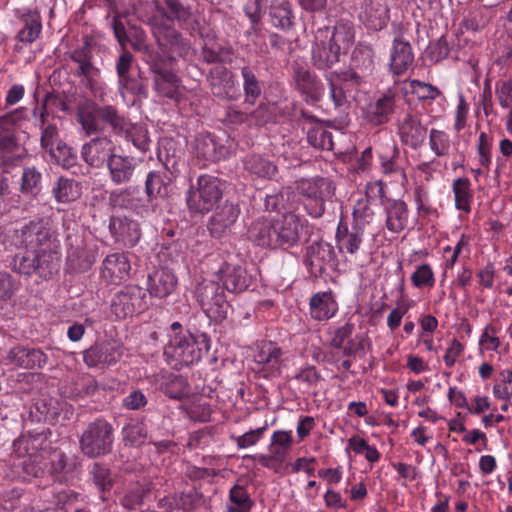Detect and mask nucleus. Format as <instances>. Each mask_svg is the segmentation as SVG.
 <instances>
[{
  "instance_id": "15",
  "label": "nucleus",
  "mask_w": 512,
  "mask_h": 512,
  "mask_svg": "<svg viewBox=\"0 0 512 512\" xmlns=\"http://www.w3.org/2000/svg\"><path fill=\"white\" fill-rule=\"evenodd\" d=\"M330 36V28H319L315 34V42L312 49L314 65L319 69H327L339 61L340 53L329 45L327 39Z\"/></svg>"
},
{
  "instance_id": "58",
  "label": "nucleus",
  "mask_w": 512,
  "mask_h": 512,
  "mask_svg": "<svg viewBox=\"0 0 512 512\" xmlns=\"http://www.w3.org/2000/svg\"><path fill=\"white\" fill-rule=\"evenodd\" d=\"M497 329L492 324H487L479 338L480 351H497L501 341L497 336Z\"/></svg>"
},
{
  "instance_id": "41",
  "label": "nucleus",
  "mask_w": 512,
  "mask_h": 512,
  "mask_svg": "<svg viewBox=\"0 0 512 512\" xmlns=\"http://www.w3.org/2000/svg\"><path fill=\"white\" fill-rule=\"evenodd\" d=\"M75 463H68V459L64 453L54 451L51 455V473L55 479L60 482H67L73 477Z\"/></svg>"
},
{
  "instance_id": "14",
  "label": "nucleus",
  "mask_w": 512,
  "mask_h": 512,
  "mask_svg": "<svg viewBox=\"0 0 512 512\" xmlns=\"http://www.w3.org/2000/svg\"><path fill=\"white\" fill-rule=\"evenodd\" d=\"M282 356L283 351L276 343L263 341L257 345L253 358L261 371L267 376L275 377L280 374Z\"/></svg>"
},
{
  "instance_id": "33",
  "label": "nucleus",
  "mask_w": 512,
  "mask_h": 512,
  "mask_svg": "<svg viewBox=\"0 0 512 512\" xmlns=\"http://www.w3.org/2000/svg\"><path fill=\"white\" fill-rule=\"evenodd\" d=\"M210 84L212 93L221 98H233L231 92L235 86L233 75L225 67L219 66L211 70Z\"/></svg>"
},
{
  "instance_id": "10",
  "label": "nucleus",
  "mask_w": 512,
  "mask_h": 512,
  "mask_svg": "<svg viewBox=\"0 0 512 512\" xmlns=\"http://www.w3.org/2000/svg\"><path fill=\"white\" fill-rule=\"evenodd\" d=\"M113 444V428L104 419L91 422L80 438L82 452L90 457H99L109 453Z\"/></svg>"
},
{
  "instance_id": "9",
  "label": "nucleus",
  "mask_w": 512,
  "mask_h": 512,
  "mask_svg": "<svg viewBox=\"0 0 512 512\" xmlns=\"http://www.w3.org/2000/svg\"><path fill=\"white\" fill-rule=\"evenodd\" d=\"M297 190L303 197L307 213L314 217H321L325 211V202L334 194V186L327 178L301 179L297 182Z\"/></svg>"
},
{
  "instance_id": "37",
  "label": "nucleus",
  "mask_w": 512,
  "mask_h": 512,
  "mask_svg": "<svg viewBox=\"0 0 512 512\" xmlns=\"http://www.w3.org/2000/svg\"><path fill=\"white\" fill-rule=\"evenodd\" d=\"M452 191L455 199V207L465 213L471 211L473 193L471 182L466 177L457 178L452 183Z\"/></svg>"
},
{
  "instance_id": "31",
  "label": "nucleus",
  "mask_w": 512,
  "mask_h": 512,
  "mask_svg": "<svg viewBox=\"0 0 512 512\" xmlns=\"http://www.w3.org/2000/svg\"><path fill=\"white\" fill-rule=\"evenodd\" d=\"M363 20L373 30H381L389 20V10L382 0H369L363 12Z\"/></svg>"
},
{
  "instance_id": "47",
  "label": "nucleus",
  "mask_w": 512,
  "mask_h": 512,
  "mask_svg": "<svg viewBox=\"0 0 512 512\" xmlns=\"http://www.w3.org/2000/svg\"><path fill=\"white\" fill-rule=\"evenodd\" d=\"M133 56L128 51H123L116 63V71L118 75V85L119 90L121 94H124V90H131L133 91V88L130 86V77H129V70L131 68Z\"/></svg>"
},
{
  "instance_id": "63",
  "label": "nucleus",
  "mask_w": 512,
  "mask_h": 512,
  "mask_svg": "<svg viewBox=\"0 0 512 512\" xmlns=\"http://www.w3.org/2000/svg\"><path fill=\"white\" fill-rule=\"evenodd\" d=\"M354 331V324L347 322L330 332V345L334 348H341L344 342L350 338Z\"/></svg>"
},
{
  "instance_id": "18",
  "label": "nucleus",
  "mask_w": 512,
  "mask_h": 512,
  "mask_svg": "<svg viewBox=\"0 0 512 512\" xmlns=\"http://www.w3.org/2000/svg\"><path fill=\"white\" fill-rule=\"evenodd\" d=\"M121 356L122 352L117 344L104 342L87 349L83 359L89 367L103 368L115 364Z\"/></svg>"
},
{
  "instance_id": "53",
  "label": "nucleus",
  "mask_w": 512,
  "mask_h": 512,
  "mask_svg": "<svg viewBox=\"0 0 512 512\" xmlns=\"http://www.w3.org/2000/svg\"><path fill=\"white\" fill-rule=\"evenodd\" d=\"M374 50L371 45L359 43L352 53V61L357 68L370 70L373 66Z\"/></svg>"
},
{
  "instance_id": "26",
  "label": "nucleus",
  "mask_w": 512,
  "mask_h": 512,
  "mask_svg": "<svg viewBox=\"0 0 512 512\" xmlns=\"http://www.w3.org/2000/svg\"><path fill=\"white\" fill-rule=\"evenodd\" d=\"M8 360L16 367L34 369L42 368L47 363V356L40 349L17 346L9 351Z\"/></svg>"
},
{
  "instance_id": "16",
  "label": "nucleus",
  "mask_w": 512,
  "mask_h": 512,
  "mask_svg": "<svg viewBox=\"0 0 512 512\" xmlns=\"http://www.w3.org/2000/svg\"><path fill=\"white\" fill-rule=\"evenodd\" d=\"M114 149L109 137H95L82 146L81 157L89 166L99 168L108 161L111 154H114Z\"/></svg>"
},
{
  "instance_id": "64",
  "label": "nucleus",
  "mask_w": 512,
  "mask_h": 512,
  "mask_svg": "<svg viewBox=\"0 0 512 512\" xmlns=\"http://www.w3.org/2000/svg\"><path fill=\"white\" fill-rule=\"evenodd\" d=\"M16 289V283L12 277L8 273L0 272V311L3 309V304L14 295Z\"/></svg>"
},
{
  "instance_id": "8",
  "label": "nucleus",
  "mask_w": 512,
  "mask_h": 512,
  "mask_svg": "<svg viewBox=\"0 0 512 512\" xmlns=\"http://www.w3.org/2000/svg\"><path fill=\"white\" fill-rule=\"evenodd\" d=\"M224 183L215 176L201 175L195 186H192L186 196V202L191 212L207 213L211 211L222 198Z\"/></svg>"
},
{
  "instance_id": "59",
  "label": "nucleus",
  "mask_w": 512,
  "mask_h": 512,
  "mask_svg": "<svg viewBox=\"0 0 512 512\" xmlns=\"http://www.w3.org/2000/svg\"><path fill=\"white\" fill-rule=\"evenodd\" d=\"M91 474L95 485L101 492L111 489L113 480L108 468L101 464L94 463L91 467Z\"/></svg>"
},
{
  "instance_id": "34",
  "label": "nucleus",
  "mask_w": 512,
  "mask_h": 512,
  "mask_svg": "<svg viewBox=\"0 0 512 512\" xmlns=\"http://www.w3.org/2000/svg\"><path fill=\"white\" fill-rule=\"evenodd\" d=\"M333 247L325 242L313 243L308 247L306 263L318 271L325 269L333 259Z\"/></svg>"
},
{
  "instance_id": "25",
  "label": "nucleus",
  "mask_w": 512,
  "mask_h": 512,
  "mask_svg": "<svg viewBox=\"0 0 512 512\" xmlns=\"http://www.w3.org/2000/svg\"><path fill=\"white\" fill-rule=\"evenodd\" d=\"M109 229L116 242L126 247H133L140 239V229L135 221L126 217H113Z\"/></svg>"
},
{
  "instance_id": "40",
  "label": "nucleus",
  "mask_w": 512,
  "mask_h": 512,
  "mask_svg": "<svg viewBox=\"0 0 512 512\" xmlns=\"http://www.w3.org/2000/svg\"><path fill=\"white\" fill-rule=\"evenodd\" d=\"M253 506L254 501L244 486L237 484L230 489L227 512H251Z\"/></svg>"
},
{
  "instance_id": "36",
  "label": "nucleus",
  "mask_w": 512,
  "mask_h": 512,
  "mask_svg": "<svg viewBox=\"0 0 512 512\" xmlns=\"http://www.w3.org/2000/svg\"><path fill=\"white\" fill-rule=\"evenodd\" d=\"M34 117L40 125L42 130L41 133V146L51 155H54L53 147L58 137V130L54 124H46V118L48 116L46 104H43L39 110L33 111Z\"/></svg>"
},
{
  "instance_id": "49",
  "label": "nucleus",
  "mask_w": 512,
  "mask_h": 512,
  "mask_svg": "<svg viewBox=\"0 0 512 512\" xmlns=\"http://www.w3.org/2000/svg\"><path fill=\"white\" fill-rule=\"evenodd\" d=\"M270 14L274 26L282 29H287L292 26L293 13L289 2L282 1L273 5Z\"/></svg>"
},
{
  "instance_id": "12",
  "label": "nucleus",
  "mask_w": 512,
  "mask_h": 512,
  "mask_svg": "<svg viewBox=\"0 0 512 512\" xmlns=\"http://www.w3.org/2000/svg\"><path fill=\"white\" fill-rule=\"evenodd\" d=\"M224 286L212 280H203L196 289L197 299L207 313L215 317H225L227 300Z\"/></svg>"
},
{
  "instance_id": "62",
  "label": "nucleus",
  "mask_w": 512,
  "mask_h": 512,
  "mask_svg": "<svg viewBox=\"0 0 512 512\" xmlns=\"http://www.w3.org/2000/svg\"><path fill=\"white\" fill-rule=\"evenodd\" d=\"M266 429L267 425H264L263 427L257 428L255 430H250L243 435L234 437V441L239 449L254 446L263 437Z\"/></svg>"
},
{
  "instance_id": "35",
  "label": "nucleus",
  "mask_w": 512,
  "mask_h": 512,
  "mask_svg": "<svg viewBox=\"0 0 512 512\" xmlns=\"http://www.w3.org/2000/svg\"><path fill=\"white\" fill-rule=\"evenodd\" d=\"M297 88L311 101H319L324 94V89L319 81L305 69H298L295 73Z\"/></svg>"
},
{
  "instance_id": "55",
  "label": "nucleus",
  "mask_w": 512,
  "mask_h": 512,
  "mask_svg": "<svg viewBox=\"0 0 512 512\" xmlns=\"http://www.w3.org/2000/svg\"><path fill=\"white\" fill-rule=\"evenodd\" d=\"M493 137L486 132H481L478 136L477 154L481 166L489 169L492 163Z\"/></svg>"
},
{
  "instance_id": "48",
  "label": "nucleus",
  "mask_w": 512,
  "mask_h": 512,
  "mask_svg": "<svg viewBox=\"0 0 512 512\" xmlns=\"http://www.w3.org/2000/svg\"><path fill=\"white\" fill-rule=\"evenodd\" d=\"M126 128L121 134H125L133 145L140 151H146L149 148V137L145 127L141 125H131L126 119Z\"/></svg>"
},
{
  "instance_id": "61",
  "label": "nucleus",
  "mask_w": 512,
  "mask_h": 512,
  "mask_svg": "<svg viewBox=\"0 0 512 512\" xmlns=\"http://www.w3.org/2000/svg\"><path fill=\"white\" fill-rule=\"evenodd\" d=\"M411 92L419 99H435L439 96V90L431 84L421 82L419 80H412L410 82Z\"/></svg>"
},
{
  "instance_id": "24",
  "label": "nucleus",
  "mask_w": 512,
  "mask_h": 512,
  "mask_svg": "<svg viewBox=\"0 0 512 512\" xmlns=\"http://www.w3.org/2000/svg\"><path fill=\"white\" fill-rule=\"evenodd\" d=\"M414 54L409 41L401 37L393 40L389 67L394 75H402L412 65Z\"/></svg>"
},
{
  "instance_id": "50",
  "label": "nucleus",
  "mask_w": 512,
  "mask_h": 512,
  "mask_svg": "<svg viewBox=\"0 0 512 512\" xmlns=\"http://www.w3.org/2000/svg\"><path fill=\"white\" fill-rule=\"evenodd\" d=\"M41 173L34 167H28L23 170L21 177V192L23 194L35 196L40 191Z\"/></svg>"
},
{
  "instance_id": "1",
  "label": "nucleus",
  "mask_w": 512,
  "mask_h": 512,
  "mask_svg": "<svg viewBox=\"0 0 512 512\" xmlns=\"http://www.w3.org/2000/svg\"><path fill=\"white\" fill-rule=\"evenodd\" d=\"M22 242L26 251L19 258L20 273H38L46 278L58 270L60 254L57 251L56 240L45 221H32L26 225L22 230Z\"/></svg>"
},
{
  "instance_id": "19",
  "label": "nucleus",
  "mask_w": 512,
  "mask_h": 512,
  "mask_svg": "<svg viewBox=\"0 0 512 512\" xmlns=\"http://www.w3.org/2000/svg\"><path fill=\"white\" fill-rule=\"evenodd\" d=\"M398 135L403 144L418 149L424 143L427 128L417 115L407 114L398 125Z\"/></svg>"
},
{
  "instance_id": "54",
  "label": "nucleus",
  "mask_w": 512,
  "mask_h": 512,
  "mask_svg": "<svg viewBox=\"0 0 512 512\" xmlns=\"http://www.w3.org/2000/svg\"><path fill=\"white\" fill-rule=\"evenodd\" d=\"M495 398L509 401L512 398V370L504 369L499 374V380L493 386Z\"/></svg>"
},
{
  "instance_id": "3",
  "label": "nucleus",
  "mask_w": 512,
  "mask_h": 512,
  "mask_svg": "<svg viewBox=\"0 0 512 512\" xmlns=\"http://www.w3.org/2000/svg\"><path fill=\"white\" fill-rule=\"evenodd\" d=\"M303 224L293 213L274 220L259 219L249 229V237L257 245L267 248H289L295 246L301 237Z\"/></svg>"
},
{
  "instance_id": "17",
  "label": "nucleus",
  "mask_w": 512,
  "mask_h": 512,
  "mask_svg": "<svg viewBox=\"0 0 512 512\" xmlns=\"http://www.w3.org/2000/svg\"><path fill=\"white\" fill-rule=\"evenodd\" d=\"M216 274L218 279L222 281L224 288L232 293L245 291L252 282L251 276L240 265L224 263Z\"/></svg>"
},
{
  "instance_id": "38",
  "label": "nucleus",
  "mask_w": 512,
  "mask_h": 512,
  "mask_svg": "<svg viewBox=\"0 0 512 512\" xmlns=\"http://www.w3.org/2000/svg\"><path fill=\"white\" fill-rule=\"evenodd\" d=\"M335 51L346 52L354 41V31L347 23H338L333 30H330V36L327 39Z\"/></svg>"
},
{
  "instance_id": "60",
  "label": "nucleus",
  "mask_w": 512,
  "mask_h": 512,
  "mask_svg": "<svg viewBox=\"0 0 512 512\" xmlns=\"http://www.w3.org/2000/svg\"><path fill=\"white\" fill-rule=\"evenodd\" d=\"M381 170L383 174L392 176L396 182L403 183L406 180L404 170L399 166L394 157L389 159L381 157Z\"/></svg>"
},
{
  "instance_id": "51",
  "label": "nucleus",
  "mask_w": 512,
  "mask_h": 512,
  "mask_svg": "<svg viewBox=\"0 0 512 512\" xmlns=\"http://www.w3.org/2000/svg\"><path fill=\"white\" fill-rule=\"evenodd\" d=\"M307 139L315 148L327 151L334 149L332 133L323 127H315L309 130Z\"/></svg>"
},
{
  "instance_id": "46",
  "label": "nucleus",
  "mask_w": 512,
  "mask_h": 512,
  "mask_svg": "<svg viewBox=\"0 0 512 512\" xmlns=\"http://www.w3.org/2000/svg\"><path fill=\"white\" fill-rule=\"evenodd\" d=\"M53 193L58 202L67 203L79 197L80 188L74 180L59 178L53 187Z\"/></svg>"
},
{
  "instance_id": "42",
  "label": "nucleus",
  "mask_w": 512,
  "mask_h": 512,
  "mask_svg": "<svg viewBox=\"0 0 512 512\" xmlns=\"http://www.w3.org/2000/svg\"><path fill=\"white\" fill-rule=\"evenodd\" d=\"M244 166L248 172L260 178H272L277 171V167L271 161L259 155L248 156Z\"/></svg>"
},
{
  "instance_id": "27",
  "label": "nucleus",
  "mask_w": 512,
  "mask_h": 512,
  "mask_svg": "<svg viewBox=\"0 0 512 512\" xmlns=\"http://www.w3.org/2000/svg\"><path fill=\"white\" fill-rule=\"evenodd\" d=\"M364 230L351 226V229L338 230L336 235L337 248L347 260H356L357 253L363 242Z\"/></svg>"
},
{
  "instance_id": "6",
  "label": "nucleus",
  "mask_w": 512,
  "mask_h": 512,
  "mask_svg": "<svg viewBox=\"0 0 512 512\" xmlns=\"http://www.w3.org/2000/svg\"><path fill=\"white\" fill-rule=\"evenodd\" d=\"M49 454L50 442L45 433L21 434L13 442L12 455L23 459L21 464L28 476L38 477L43 472Z\"/></svg>"
},
{
  "instance_id": "20",
  "label": "nucleus",
  "mask_w": 512,
  "mask_h": 512,
  "mask_svg": "<svg viewBox=\"0 0 512 512\" xmlns=\"http://www.w3.org/2000/svg\"><path fill=\"white\" fill-rule=\"evenodd\" d=\"M130 270L131 264L125 253H112L102 263L101 276L108 283L119 284L128 278Z\"/></svg>"
},
{
  "instance_id": "39",
  "label": "nucleus",
  "mask_w": 512,
  "mask_h": 512,
  "mask_svg": "<svg viewBox=\"0 0 512 512\" xmlns=\"http://www.w3.org/2000/svg\"><path fill=\"white\" fill-rule=\"evenodd\" d=\"M22 20L24 27L18 32L17 39L22 43L31 44L41 34V18L37 13L29 12L23 15Z\"/></svg>"
},
{
  "instance_id": "22",
  "label": "nucleus",
  "mask_w": 512,
  "mask_h": 512,
  "mask_svg": "<svg viewBox=\"0 0 512 512\" xmlns=\"http://www.w3.org/2000/svg\"><path fill=\"white\" fill-rule=\"evenodd\" d=\"M385 226L392 233L402 232L408 225L409 210L407 204L400 199H387L383 202Z\"/></svg>"
},
{
  "instance_id": "32",
  "label": "nucleus",
  "mask_w": 512,
  "mask_h": 512,
  "mask_svg": "<svg viewBox=\"0 0 512 512\" xmlns=\"http://www.w3.org/2000/svg\"><path fill=\"white\" fill-rule=\"evenodd\" d=\"M395 101L391 95H384L375 103L370 104L365 111L366 119L373 125L388 122L394 112Z\"/></svg>"
},
{
  "instance_id": "44",
  "label": "nucleus",
  "mask_w": 512,
  "mask_h": 512,
  "mask_svg": "<svg viewBox=\"0 0 512 512\" xmlns=\"http://www.w3.org/2000/svg\"><path fill=\"white\" fill-rule=\"evenodd\" d=\"M429 148L437 157H446L452 149L450 135L444 130L432 128L429 132Z\"/></svg>"
},
{
  "instance_id": "5",
  "label": "nucleus",
  "mask_w": 512,
  "mask_h": 512,
  "mask_svg": "<svg viewBox=\"0 0 512 512\" xmlns=\"http://www.w3.org/2000/svg\"><path fill=\"white\" fill-rule=\"evenodd\" d=\"M77 121L87 136L103 131L106 125L115 134L125 130L126 118L114 106H99L91 100H85L77 109Z\"/></svg>"
},
{
  "instance_id": "28",
  "label": "nucleus",
  "mask_w": 512,
  "mask_h": 512,
  "mask_svg": "<svg viewBox=\"0 0 512 512\" xmlns=\"http://www.w3.org/2000/svg\"><path fill=\"white\" fill-rule=\"evenodd\" d=\"M177 278L174 273L166 268L155 270L148 276V292L153 297L165 298L176 288Z\"/></svg>"
},
{
  "instance_id": "11",
  "label": "nucleus",
  "mask_w": 512,
  "mask_h": 512,
  "mask_svg": "<svg viewBox=\"0 0 512 512\" xmlns=\"http://www.w3.org/2000/svg\"><path fill=\"white\" fill-rule=\"evenodd\" d=\"M112 311L118 318H126L148 308L146 291L137 285H128L115 294Z\"/></svg>"
},
{
  "instance_id": "43",
  "label": "nucleus",
  "mask_w": 512,
  "mask_h": 512,
  "mask_svg": "<svg viewBox=\"0 0 512 512\" xmlns=\"http://www.w3.org/2000/svg\"><path fill=\"white\" fill-rule=\"evenodd\" d=\"M288 450L276 447L272 444L269 445V454H258L256 456H246L247 458H254L263 467L278 472L284 463Z\"/></svg>"
},
{
  "instance_id": "56",
  "label": "nucleus",
  "mask_w": 512,
  "mask_h": 512,
  "mask_svg": "<svg viewBox=\"0 0 512 512\" xmlns=\"http://www.w3.org/2000/svg\"><path fill=\"white\" fill-rule=\"evenodd\" d=\"M411 281L416 288L433 287L435 276L431 266L429 264L418 265L411 275Z\"/></svg>"
},
{
  "instance_id": "52",
  "label": "nucleus",
  "mask_w": 512,
  "mask_h": 512,
  "mask_svg": "<svg viewBox=\"0 0 512 512\" xmlns=\"http://www.w3.org/2000/svg\"><path fill=\"white\" fill-rule=\"evenodd\" d=\"M374 218V211L370 207L368 199H358L353 210V227H359L364 230L365 225L369 224Z\"/></svg>"
},
{
  "instance_id": "45",
  "label": "nucleus",
  "mask_w": 512,
  "mask_h": 512,
  "mask_svg": "<svg viewBox=\"0 0 512 512\" xmlns=\"http://www.w3.org/2000/svg\"><path fill=\"white\" fill-rule=\"evenodd\" d=\"M241 75L243 79V90L245 95V101L254 104L262 93V88L259 80L257 79L253 70L244 66L241 68Z\"/></svg>"
},
{
  "instance_id": "29",
  "label": "nucleus",
  "mask_w": 512,
  "mask_h": 512,
  "mask_svg": "<svg viewBox=\"0 0 512 512\" xmlns=\"http://www.w3.org/2000/svg\"><path fill=\"white\" fill-rule=\"evenodd\" d=\"M110 179L120 185L128 183L136 169V162L132 157L119 154H111L107 161Z\"/></svg>"
},
{
  "instance_id": "23",
  "label": "nucleus",
  "mask_w": 512,
  "mask_h": 512,
  "mask_svg": "<svg viewBox=\"0 0 512 512\" xmlns=\"http://www.w3.org/2000/svg\"><path fill=\"white\" fill-rule=\"evenodd\" d=\"M239 216V209L232 203L223 204L211 217L208 229L215 238L227 235Z\"/></svg>"
},
{
  "instance_id": "30",
  "label": "nucleus",
  "mask_w": 512,
  "mask_h": 512,
  "mask_svg": "<svg viewBox=\"0 0 512 512\" xmlns=\"http://www.w3.org/2000/svg\"><path fill=\"white\" fill-rule=\"evenodd\" d=\"M309 306L311 317L317 321L328 320L338 311V304L331 291L314 294Z\"/></svg>"
},
{
  "instance_id": "4",
  "label": "nucleus",
  "mask_w": 512,
  "mask_h": 512,
  "mask_svg": "<svg viewBox=\"0 0 512 512\" xmlns=\"http://www.w3.org/2000/svg\"><path fill=\"white\" fill-rule=\"evenodd\" d=\"M209 349L210 340L207 335L179 331L170 336L164 348V357L168 365L179 370L199 362Z\"/></svg>"
},
{
  "instance_id": "13",
  "label": "nucleus",
  "mask_w": 512,
  "mask_h": 512,
  "mask_svg": "<svg viewBox=\"0 0 512 512\" xmlns=\"http://www.w3.org/2000/svg\"><path fill=\"white\" fill-rule=\"evenodd\" d=\"M145 59L150 64L154 72V89L163 97L178 100L180 97V85L178 77L161 66L157 61V56L150 51H143Z\"/></svg>"
},
{
  "instance_id": "57",
  "label": "nucleus",
  "mask_w": 512,
  "mask_h": 512,
  "mask_svg": "<svg viewBox=\"0 0 512 512\" xmlns=\"http://www.w3.org/2000/svg\"><path fill=\"white\" fill-rule=\"evenodd\" d=\"M162 389L169 397L179 399L187 393V382L182 376L171 374L162 384Z\"/></svg>"
},
{
  "instance_id": "2",
  "label": "nucleus",
  "mask_w": 512,
  "mask_h": 512,
  "mask_svg": "<svg viewBox=\"0 0 512 512\" xmlns=\"http://www.w3.org/2000/svg\"><path fill=\"white\" fill-rule=\"evenodd\" d=\"M155 14L149 18L148 24L160 47L180 55L190 50V45L172 26L175 19L184 25L192 21V12L179 0H153Z\"/></svg>"
},
{
  "instance_id": "21",
  "label": "nucleus",
  "mask_w": 512,
  "mask_h": 512,
  "mask_svg": "<svg viewBox=\"0 0 512 512\" xmlns=\"http://www.w3.org/2000/svg\"><path fill=\"white\" fill-rule=\"evenodd\" d=\"M71 59L78 64L77 75L82 78V84L92 92L99 90L100 70L91 63L87 48L75 50Z\"/></svg>"
},
{
  "instance_id": "7",
  "label": "nucleus",
  "mask_w": 512,
  "mask_h": 512,
  "mask_svg": "<svg viewBox=\"0 0 512 512\" xmlns=\"http://www.w3.org/2000/svg\"><path fill=\"white\" fill-rule=\"evenodd\" d=\"M168 184L169 178L165 170H153L147 174L145 180L146 201L131 199L130 196L134 191L132 188H127L116 195V201L141 217H149L155 212L153 201L167 195Z\"/></svg>"
}]
</instances>
